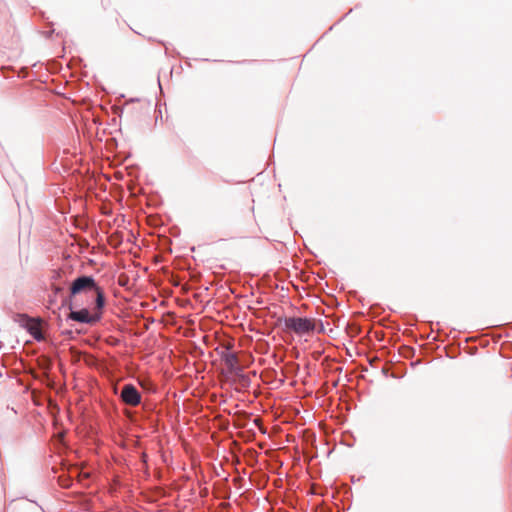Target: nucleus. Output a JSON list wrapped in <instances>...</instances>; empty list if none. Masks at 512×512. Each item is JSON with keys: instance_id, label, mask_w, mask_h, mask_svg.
Masks as SVG:
<instances>
[{"instance_id": "nucleus-6", "label": "nucleus", "mask_w": 512, "mask_h": 512, "mask_svg": "<svg viewBox=\"0 0 512 512\" xmlns=\"http://www.w3.org/2000/svg\"><path fill=\"white\" fill-rule=\"evenodd\" d=\"M222 360L224 361L226 367L230 371H235L238 369L239 362H238V357L235 353L229 352V351L223 353Z\"/></svg>"}, {"instance_id": "nucleus-3", "label": "nucleus", "mask_w": 512, "mask_h": 512, "mask_svg": "<svg viewBox=\"0 0 512 512\" xmlns=\"http://www.w3.org/2000/svg\"><path fill=\"white\" fill-rule=\"evenodd\" d=\"M101 317V310L95 307V311L90 313L87 309H81L78 311H71L69 318L73 321L85 324H93L99 321Z\"/></svg>"}, {"instance_id": "nucleus-1", "label": "nucleus", "mask_w": 512, "mask_h": 512, "mask_svg": "<svg viewBox=\"0 0 512 512\" xmlns=\"http://www.w3.org/2000/svg\"><path fill=\"white\" fill-rule=\"evenodd\" d=\"M81 294H84L88 299L94 300L96 308L102 310L104 306V293L91 276H81L73 281L70 287V296L77 297Z\"/></svg>"}, {"instance_id": "nucleus-4", "label": "nucleus", "mask_w": 512, "mask_h": 512, "mask_svg": "<svg viewBox=\"0 0 512 512\" xmlns=\"http://www.w3.org/2000/svg\"><path fill=\"white\" fill-rule=\"evenodd\" d=\"M120 397L125 404L130 406H137L141 401L139 391L132 384H126L123 386Z\"/></svg>"}, {"instance_id": "nucleus-5", "label": "nucleus", "mask_w": 512, "mask_h": 512, "mask_svg": "<svg viewBox=\"0 0 512 512\" xmlns=\"http://www.w3.org/2000/svg\"><path fill=\"white\" fill-rule=\"evenodd\" d=\"M29 334L37 341L43 340V334L41 331V322L33 318L25 317L22 324Z\"/></svg>"}, {"instance_id": "nucleus-2", "label": "nucleus", "mask_w": 512, "mask_h": 512, "mask_svg": "<svg viewBox=\"0 0 512 512\" xmlns=\"http://www.w3.org/2000/svg\"><path fill=\"white\" fill-rule=\"evenodd\" d=\"M286 330L292 331L297 335H305L314 331L316 323L314 319L303 317H287L284 319Z\"/></svg>"}]
</instances>
